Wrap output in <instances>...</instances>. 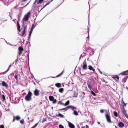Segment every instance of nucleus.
Here are the masks:
<instances>
[{"label":"nucleus","instance_id":"obj_14","mask_svg":"<svg viewBox=\"0 0 128 128\" xmlns=\"http://www.w3.org/2000/svg\"><path fill=\"white\" fill-rule=\"evenodd\" d=\"M70 106H68L65 108H63L62 109H60V110H67L68 108H70Z\"/></svg>","mask_w":128,"mask_h":128},{"label":"nucleus","instance_id":"obj_44","mask_svg":"<svg viewBox=\"0 0 128 128\" xmlns=\"http://www.w3.org/2000/svg\"><path fill=\"white\" fill-rule=\"evenodd\" d=\"M124 101L123 100V99L122 100V103H123V104H124Z\"/></svg>","mask_w":128,"mask_h":128},{"label":"nucleus","instance_id":"obj_37","mask_svg":"<svg viewBox=\"0 0 128 128\" xmlns=\"http://www.w3.org/2000/svg\"><path fill=\"white\" fill-rule=\"evenodd\" d=\"M32 30H30V34H29V36H30L31 35V33L32 32Z\"/></svg>","mask_w":128,"mask_h":128},{"label":"nucleus","instance_id":"obj_38","mask_svg":"<svg viewBox=\"0 0 128 128\" xmlns=\"http://www.w3.org/2000/svg\"><path fill=\"white\" fill-rule=\"evenodd\" d=\"M15 78L17 80L18 78V76L17 75H16L14 76Z\"/></svg>","mask_w":128,"mask_h":128},{"label":"nucleus","instance_id":"obj_10","mask_svg":"<svg viewBox=\"0 0 128 128\" xmlns=\"http://www.w3.org/2000/svg\"><path fill=\"white\" fill-rule=\"evenodd\" d=\"M88 67H89V69L90 70H92L93 71H94V72H95V69L94 68H93L92 66H88Z\"/></svg>","mask_w":128,"mask_h":128},{"label":"nucleus","instance_id":"obj_24","mask_svg":"<svg viewBox=\"0 0 128 128\" xmlns=\"http://www.w3.org/2000/svg\"><path fill=\"white\" fill-rule=\"evenodd\" d=\"M20 119V118L19 116H17L16 117V119L17 120H19Z\"/></svg>","mask_w":128,"mask_h":128},{"label":"nucleus","instance_id":"obj_45","mask_svg":"<svg viewBox=\"0 0 128 128\" xmlns=\"http://www.w3.org/2000/svg\"><path fill=\"white\" fill-rule=\"evenodd\" d=\"M81 128H85V127L84 126H82Z\"/></svg>","mask_w":128,"mask_h":128},{"label":"nucleus","instance_id":"obj_41","mask_svg":"<svg viewBox=\"0 0 128 128\" xmlns=\"http://www.w3.org/2000/svg\"><path fill=\"white\" fill-rule=\"evenodd\" d=\"M22 51H19V54L20 55L22 54Z\"/></svg>","mask_w":128,"mask_h":128},{"label":"nucleus","instance_id":"obj_17","mask_svg":"<svg viewBox=\"0 0 128 128\" xmlns=\"http://www.w3.org/2000/svg\"><path fill=\"white\" fill-rule=\"evenodd\" d=\"M19 51H22L23 50V48L21 47H20L18 48Z\"/></svg>","mask_w":128,"mask_h":128},{"label":"nucleus","instance_id":"obj_23","mask_svg":"<svg viewBox=\"0 0 128 128\" xmlns=\"http://www.w3.org/2000/svg\"><path fill=\"white\" fill-rule=\"evenodd\" d=\"M91 93L94 96H96V94L94 93L93 91H91Z\"/></svg>","mask_w":128,"mask_h":128},{"label":"nucleus","instance_id":"obj_19","mask_svg":"<svg viewBox=\"0 0 128 128\" xmlns=\"http://www.w3.org/2000/svg\"><path fill=\"white\" fill-rule=\"evenodd\" d=\"M114 116L116 117H117L118 116V114L117 112H115L114 111Z\"/></svg>","mask_w":128,"mask_h":128},{"label":"nucleus","instance_id":"obj_39","mask_svg":"<svg viewBox=\"0 0 128 128\" xmlns=\"http://www.w3.org/2000/svg\"><path fill=\"white\" fill-rule=\"evenodd\" d=\"M2 98L4 100L5 99V97L4 95H2Z\"/></svg>","mask_w":128,"mask_h":128},{"label":"nucleus","instance_id":"obj_31","mask_svg":"<svg viewBox=\"0 0 128 128\" xmlns=\"http://www.w3.org/2000/svg\"><path fill=\"white\" fill-rule=\"evenodd\" d=\"M60 128H64L63 126L62 125H59Z\"/></svg>","mask_w":128,"mask_h":128},{"label":"nucleus","instance_id":"obj_26","mask_svg":"<svg viewBox=\"0 0 128 128\" xmlns=\"http://www.w3.org/2000/svg\"><path fill=\"white\" fill-rule=\"evenodd\" d=\"M43 0H39V1L37 2V4H39L41 3Z\"/></svg>","mask_w":128,"mask_h":128},{"label":"nucleus","instance_id":"obj_11","mask_svg":"<svg viewBox=\"0 0 128 128\" xmlns=\"http://www.w3.org/2000/svg\"><path fill=\"white\" fill-rule=\"evenodd\" d=\"M83 68L84 70H86L87 68V66L86 63L84 64L83 65Z\"/></svg>","mask_w":128,"mask_h":128},{"label":"nucleus","instance_id":"obj_34","mask_svg":"<svg viewBox=\"0 0 128 128\" xmlns=\"http://www.w3.org/2000/svg\"><path fill=\"white\" fill-rule=\"evenodd\" d=\"M59 103H60V104L61 105H63L64 106V103H62V102H59Z\"/></svg>","mask_w":128,"mask_h":128},{"label":"nucleus","instance_id":"obj_1","mask_svg":"<svg viewBox=\"0 0 128 128\" xmlns=\"http://www.w3.org/2000/svg\"><path fill=\"white\" fill-rule=\"evenodd\" d=\"M32 95V93L30 91L28 92V93L25 98V100L28 101L31 100V97Z\"/></svg>","mask_w":128,"mask_h":128},{"label":"nucleus","instance_id":"obj_7","mask_svg":"<svg viewBox=\"0 0 128 128\" xmlns=\"http://www.w3.org/2000/svg\"><path fill=\"white\" fill-rule=\"evenodd\" d=\"M120 74L122 75H126L128 74V70L120 73Z\"/></svg>","mask_w":128,"mask_h":128},{"label":"nucleus","instance_id":"obj_32","mask_svg":"<svg viewBox=\"0 0 128 128\" xmlns=\"http://www.w3.org/2000/svg\"><path fill=\"white\" fill-rule=\"evenodd\" d=\"M4 126L3 125H1L0 126V128H4Z\"/></svg>","mask_w":128,"mask_h":128},{"label":"nucleus","instance_id":"obj_21","mask_svg":"<svg viewBox=\"0 0 128 128\" xmlns=\"http://www.w3.org/2000/svg\"><path fill=\"white\" fill-rule=\"evenodd\" d=\"M64 71V70H63L62 71V72L60 74H59L56 77H58L59 76H60L62 74V73H63Z\"/></svg>","mask_w":128,"mask_h":128},{"label":"nucleus","instance_id":"obj_27","mask_svg":"<svg viewBox=\"0 0 128 128\" xmlns=\"http://www.w3.org/2000/svg\"><path fill=\"white\" fill-rule=\"evenodd\" d=\"M53 101L52 103L53 104H55L56 103V99L54 100Z\"/></svg>","mask_w":128,"mask_h":128},{"label":"nucleus","instance_id":"obj_55","mask_svg":"<svg viewBox=\"0 0 128 128\" xmlns=\"http://www.w3.org/2000/svg\"><path fill=\"white\" fill-rule=\"evenodd\" d=\"M27 5H28V4H27V5H26V6H27Z\"/></svg>","mask_w":128,"mask_h":128},{"label":"nucleus","instance_id":"obj_47","mask_svg":"<svg viewBox=\"0 0 128 128\" xmlns=\"http://www.w3.org/2000/svg\"><path fill=\"white\" fill-rule=\"evenodd\" d=\"M51 77L52 78H55V77H54V76H52V77Z\"/></svg>","mask_w":128,"mask_h":128},{"label":"nucleus","instance_id":"obj_53","mask_svg":"<svg viewBox=\"0 0 128 128\" xmlns=\"http://www.w3.org/2000/svg\"><path fill=\"white\" fill-rule=\"evenodd\" d=\"M37 0H36L35 2L37 1Z\"/></svg>","mask_w":128,"mask_h":128},{"label":"nucleus","instance_id":"obj_46","mask_svg":"<svg viewBox=\"0 0 128 128\" xmlns=\"http://www.w3.org/2000/svg\"><path fill=\"white\" fill-rule=\"evenodd\" d=\"M98 124H100V123L99 122H98Z\"/></svg>","mask_w":128,"mask_h":128},{"label":"nucleus","instance_id":"obj_13","mask_svg":"<svg viewBox=\"0 0 128 128\" xmlns=\"http://www.w3.org/2000/svg\"><path fill=\"white\" fill-rule=\"evenodd\" d=\"M49 99L50 101H52L54 99V98L53 96H49Z\"/></svg>","mask_w":128,"mask_h":128},{"label":"nucleus","instance_id":"obj_29","mask_svg":"<svg viewBox=\"0 0 128 128\" xmlns=\"http://www.w3.org/2000/svg\"><path fill=\"white\" fill-rule=\"evenodd\" d=\"M25 29H26V28H25L22 34L21 35V36H22L25 34Z\"/></svg>","mask_w":128,"mask_h":128},{"label":"nucleus","instance_id":"obj_18","mask_svg":"<svg viewBox=\"0 0 128 128\" xmlns=\"http://www.w3.org/2000/svg\"><path fill=\"white\" fill-rule=\"evenodd\" d=\"M70 103V101L69 100L67 101L64 104V106H66L68 105Z\"/></svg>","mask_w":128,"mask_h":128},{"label":"nucleus","instance_id":"obj_9","mask_svg":"<svg viewBox=\"0 0 128 128\" xmlns=\"http://www.w3.org/2000/svg\"><path fill=\"white\" fill-rule=\"evenodd\" d=\"M118 125L120 127H122L124 126V124L122 122H120L118 123Z\"/></svg>","mask_w":128,"mask_h":128},{"label":"nucleus","instance_id":"obj_2","mask_svg":"<svg viewBox=\"0 0 128 128\" xmlns=\"http://www.w3.org/2000/svg\"><path fill=\"white\" fill-rule=\"evenodd\" d=\"M30 13L28 12L26 14L24 15L23 19L24 21H28V18L30 15Z\"/></svg>","mask_w":128,"mask_h":128},{"label":"nucleus","instance_id":"obj_22","mask_svg":"<svg viewBox=\"0 0 128 128\" xmlns=\"http://www.w3.org/2000/svg\"><path fill=\"white\" fill-rule=\"evenodd\" d=\"M74 114L75 115L77 116L78 115V113L77 112L76 110H74Z\"/></svg>","mask_w":128,"mask_h":128},{"label":"nucleus","instance_id":"obj_51","mask_svg":"<svg viewBox=\"0 0 128 128\" xmlns=\"http://www.w3.org/2000/svg\"><path fill=\"white\" fill-rule=\"evenodd\" d=\"M34 26V24H32V27H33Z\"/></svg>","mask_w":128,"mask_h":128},{"label":"nucleus","instance_id":"obj_35","mask_svg":"<svg viewBox=\"0 0 128 128\" xmlns=\"http://www.w3.org/2000/svg\"><path fill=\"white\" fill-rule=\"evenodd\" d=\"M88 87L90 89V90H91V87L90 85L88 84Z\"/></svg>","mask_w":128,"mask_h":128},{"label":"nucleus","instance_id":"obj_25","mask_svg":"<svg viewBox=\"0 0 128 128\" xmlns=\"http://www.w3.org/2000/svg\"><path fill=\"white\" fill-rule=\"evenodd\" d=\"M58 116L61 117L63 118L64 117V116L61 114H58Z\"/></svg>","mask_w":128,"mask_h":128},{"label":"nucleus","instance_id":"obj_42","mask_svg":"<svg viewBox=\"0 0 128 128\" xmlns=\"http://www.w3.org/2000/svg\"><path fill=\"white\" fill-rule=\"evenodd\" d=\"M124 104V105L125 106H126V104L124 102V104Z\"/></svg>","mask_w":128,"mask_h":128},{"label":"nucleus","instance_id":"obj_3","mask_svg":"<svg viewBox=\"0 0 128 128\" xmlns=\"http://www.w3.org/2000/svg\"><path fill=\"white\" fill-rule=\"evenodd\" d=\"M106 116L107 121L109 122H111V121L109 116L108 114H106Z\"/></svg>","mask_w":128,"mask_h":128},{"label":"nucleus","instance_id":"obj_30","mask_svg":"<svg viewBox=\"0 0 128 128\" xmlns=\"http://www.w3.org/2000/svg\"><path fill=\"white\" fill-rule=\"evenodd\" d=\"M46 120V119L45 118H44L43 119L42 121V122H45Z\"/></svg>","mask_w":128,"mask_h":128},{"label":"nucleus","instance_id":"obj_52","mask_svg":"<svg viewBox=\"0 0 128 128\" xmlns=\"http://www.w3.org/2000/svg\"><path fill=\"white\" fill-rule=\"evenodd\" d=\"M100 72V73L101 74H102V72Z\"/></svg>","mask_w":128,"mask_h":128},{"label":"nucleus","instance_id":"obj_16","mask_svg":"<svg viewBox=\"0 0 128 128\" xmlns=\"http://www.w3.org/2000/svg\"><path fill=\"white\" fill-rule=\"evenodd\" d=\"M70 106V108H72L73 110H74V109H76V108L72 106Z\"/></svg>","mask_w":128,"mask_h":128},{"label":"nucleus","instance_id":"obj_33","mask_svg":"<svg viewBox=\"0 0 128 128\" xmlns=\"http://www.w3.org/2000/svg\"><path fill=\"white\" fill-rule=\"evenodd\" d=\"M124 115L125 116H126V117L127 118H128V114H126V113H124Z\"/></svg>","mask_w":128,"mask_h":128},{"label":"nucleus","instance_id":"obj_50","mask_svg":"<svg viewBox=\"0 0 128 128\" xmlns=\"http://www.w3.org/2000/svg\"><path fill=\"white\" fill-rule=\"evenodd\" d=\"M14 120H15V119H14V120H13V122H14Z\"/></svg>","mask_w":128,"mask_h":128},{"label":"nucleus","instance_id":"obj_28","mask_svg":"<svg viewBox=\"0 0 128 128\" xmlns=\"http://www.w3.org/2000/svg\"><path fill=\"white\" fill-rule=\"evenodd\" d=\"M38 123L36 124L32 128H34L38 125Z\"/></svg>","mask_w":128,"mask_h":128},{"label":"nucleus","instance_id":"obj_20","mask_svg":"<svg viewBox=\"0 0 128 128\" xmlns=\"http://www.w3.org/2000/svg\"><path fill=\"white\" fill-rule=\"evenodd\" d=\"M63 90H64V89H63V88H60V89H59V91L60 92L62 93L63 91Z\"/></svg>","mask_w":128,"mask_h":128},{"label":"nucleus","instance_id":"obj_12","mask_svg":"<svg viewBox=\"0 0 128 128\" xmlns=\"http://www.w3.org/2000/svg\"><path fill=\"white\" fill-rule=\"evenodd\" d=\"M55 86L58 88L60 87H61V84L60 83H57L55 84Z\"/></svg>","mask_w":128,"mask_h":128},{"label":"nucleus","instance_id":"obj_54","mask_svg":"<svg viewBox=\"0 0 128 128\" xmlns=\"http://www.w3.org/2000/svg\"><path fill=\"white\" fill-rule=\"evenodd\" d=\"M27 5H28V4H27V5H26V6H27Z\"/></svg>","mask_w":128,"mask_h":128},{"label":"nucleus","instance_id":"obj_4","mask_svg":"<svg viewBox=\"0 0 128 128\" xmlns=\"http://www.w3.org/2000/svg\"><path fill=\"white\" fill-rule=\"evenodd\" d=\"M68 125L69 126L70 128H74V126L71 123L68 122Z\"/></svg>","mask_w":128,"mask_h":128},{"label":"nucleus","instance_id":"obj_6","mask_svg":"<svg viewBox=\"0 0 128 128\" xmlns=\"http://www.w3.org/2000/svg\"><path fill=\"white\" fill-rule=\"evenodd\" d=\"M112 77L116 81L118 80L119 79V77L116 76H112Z\"/></svg>","mask_w":128,"mask_h":128},{"label":"nucleus","instance_id":"obj_40","mask_svg":"<svg viewBox=\"0 0 128 128\" xmlns=\"http://www.w3.org/2000/svg\"><path fill=\"white\" fill-rule=\"evenodd\" d=\"M100 112L101 113H103L104 112V110H101L100 111Z\"/></svg>","mask_w":128,"mask_h":128},{"label":"nucleus","instance_id":"obj_15","mask_svg":"<svg viewBox=\"0 0 128 128\" xmlns=\"http://www.w3.org/2000/svg\"><path fill=\"white\" fill-rule=\"evenodd\" d=\"M17 23V24H18V28L19 30V31L20 32V24H19V23L18 22Z\"/></svg>","mask_w":128,"mask_h":128},{"label":"nucleus","instance_id":"obj_5","mask_svg":"<svg viewBox=\"0 0 128 128\" xmlns=\"http://www.w3.org/2000/svg\"><path fill=\"white\" fill-rule=\"evenodd\" d=\"M2 84L3 86H5L6 88H8V84L4 81H3L2 82Z\"/></svg>","mask_w":128,"mask_h":128},{"label":"nucleus","instance_id":"obj_8","mask_svg":"<svg viewBox=\"0 0 128 128\" xmlns=\"http://www.w3.org/2000/svg\"><path fill=\"white\" fill-rule=\"evenodd\" d=\"M34 95L36 96H38L39 95V93L38 91L36 89L34 91Z\"/></svg>","mask_w":128,"mask_h":128},{"label":"nucleus","instance_id":"obj_48","mask_svg":"<svg viewBox=\"0 0 128 128\" xmlns=\"http://www.w3.org/2000/svg\"><path fill=\"white\" fill-rule=\"evenodd\" d=\"M33 27H32V28H31V30H32H32H33Z\"/></svg>","mask_w":128,"mask_h":128},{"label":"nucleus","instance_id":"obj_36","mask_svg":"<svg viewBox=\"0 0 128 128\" xmlns=\"http://www.w3.org/2000/svg\"><path fill=\"white\" fill-rule=\"evenodd\" d=\"M20 123L21 124H23L24 122V120H21L20 121Z\"/></svg>","mask_w":128,"mask_h":128},{"label":"nucleus","instance_id":"obj_56","mask_svg":"<svg viewBox=\"0 0 128 128\" xmlns=\"http://www.w3.org/2000/svg\"><path fill=\"white\" fill-rule=\"evenodd\" d=\"M27 5H28V4H27V5H26V6H27Z\"/></svg>","mask_w":128,"mask_h":128},{"label":"nucleus","instance_id":"obj_43","mask_svg":"<svg viewBox=\"0 0 128 128\" xmlns=\"http://www.w3.org/2000/svg\"><path fill=\"white\" fill-rule=\"evenodd\" d=\"M86 128H88V125H86Z\"/></svg>","mask_w":128,"mask_h":128},{"label":"nucleus","instance_id":"obj_49","mask_svg":"<svg viewBox=\"0 0 128 128\" xmlns=\"http://www.w3.org/2000/svg\"><path fill=\"white\" fill-rule=\"evenodd\" d=\"M48 4H46V5H45V6H46L47 5H48Z\"/></svg>","mask_w":128,"mask_h":128}]
</instances>
